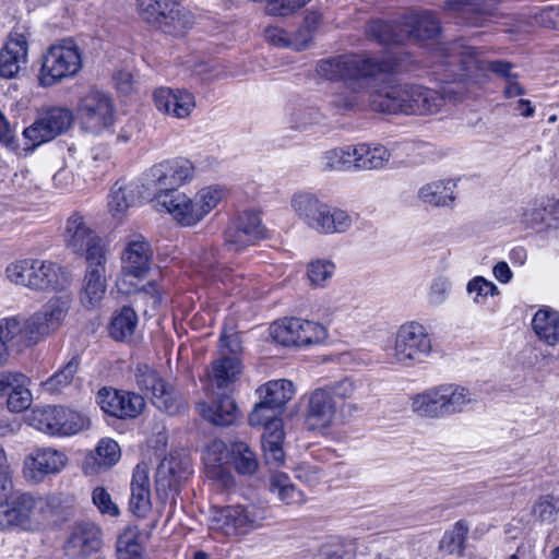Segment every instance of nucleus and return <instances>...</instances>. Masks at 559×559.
I'll use <instances>...</instances> for the list:
<instances>
[{"label": "nucleus", "mask_w": 559, "mask_h": 559, "mask_svg": "<svg viewBox=\"0 0 559 559\" xmlns=\"http://www.w3.org/2000/svg\"><path fill=\"white\" fill-rule=\"evenodd\" d=\"M153 97L159 111L177 119L189 117L195 107V97L187 90L159 87L154 92Z\"/></svg>", "instance_id": "obj_24"}, {"label": "nucleus", "mask_w": 559, "mask_h": 559, "mask_svg": "<svg viewBox=\"0 0 559 559\" xmlns=\"http://www.w3.org/2000/svg\"><path fill=\"white\" fill-rule=\"evenodd\" d=\"M298 346L317 344L326 337V329L313 321L298 319Z\"/></svg>", "instance_id": "obj_52"}, {"label": "nucleus", "mask_w": 559, "mask_h": 559, "mask_svg": "<svg viewBox=\"0 0 559 559\" xmlns=\"http://www.w3.org/2000/svg\"><path fill=\"white\" fill-rule=\"evenodd\" d=\"M135 188L134 183H124L117 181L110 191L108 207L114 216L123 214L127 209L135 202Z\"/></svg>", "instance_id": "obj_46"}, {"label": "nucleus", "mask_w": 559, "mask_h": 559, "mask_svg": "<svg viewBox=\"0 0 559 559\" xmlns=\"http://www.w3.org/2000/svg\"><path fill=\"white\" fill-rule=\"evenodd\" d=\"M440 392L444 417L462 413L466 406L477 401L474 393L459 384H441Z\"/></svg>", "instance_id": "obj_37"}, {"label": "nucleus", "mask_w": 559, "mask_h": 559, "mask_svg": "<svg viewBox=\"0 0 559 559\" xmlns=\"http://www.w3.org/2000/svg\"><path fill=\"white\" fill-rule=\"evenodd\" d=\"M281 409H276L271 407V405H265L264 402H259L251 414L249 415V424L253 427L255 426H264L271 421H281L277 417V414Z\"/></svg>", "instance_id": "obj_59"}, {"label": "nucleus", "mask_w": 559, "mask_h": 559, "mask_svg": "<svg viewBox=\"0 0 559 559\" xmlns=\"http://www.w3.org/2000/svg\"><path fill=\"white\" fill-rule=\"evenodd\" d=\"M5 274L11 283L37 292L61 290L70 283L68 273L59 264L39 259L12 262Z\"/></svg>", "instance_id": "obj_6"}, {"label": "nucleus", "mask_w": 559, "mask_h": 559, "mask_svg": "<svg viewBox=\"0 0 559 559\" xmlns=\"http://www.w3.org/2000/svg\"><path fill=\"white\" fill-rule=\"evenodd\" d=\"M67 247L75 254L84 255L86 262L106 259L103 239L90 227L83 216L72 214L66 227Z\"/></svg>", "instance_id": "obj_16"}, {"label": "nucleus", "mask_w": 559, "mask_h": 559, "mask_svg": "<svg viewBox=\"0 0 559 559\" xmlns=\"http://www.w3.org/2000/svg\"><path fill=\"white\" fill-rule=\"evenodd\" d=\"M45 502L28 492L16 491L0 508V528L31 530L38 523Z\"/></svg>", "instance_id": "obj_15"}, {"label": "nucleus", "mask_w": 559, "mask_h": 559, "mask_svg": "<svg viewBox=\"0 0 559 559\" xmlns=\"http://www.w3.org/2000/svg\"><path fill=\"white\" fill-rule=\"evenodd\" d=\"M68 463L67 455L52 448H36L23 461V476L32 483H40L47 475L59 473Z\"/></svg>", "instance_id": "obj_20"}, {"label": "nucleus", "mask_w": 559, "mask_h": 559, "mask_svg": "<svg viewBox=\"0 0 559 559\" xmlns=\"http://www.w3.org/2000/svg\"><path fill=\"white\" fill-rule=\"evenodd\" d=\"M411 408L415 414L424 418H443L444 413L440 385L427 389L412 396Z\"/></svg>", "instance_id": "obj_36"}, {"label": "nucleus", "mask_w": 559, "mask_h": 559, "mask_svg": "<svg viewBox=\"0 0 559 559\" xmlns=\"http://www.w3.org/2000/svg\"><path fill=\"white\" fill-rule=\"evenodd\" d=\"M82 68V51L72 38H64L51 45L41 57L38 83L50 87L73 78Z\"/></svg>", "instance_id": "obj_7"}, {"label": "nucleus", "mask_w": 559, "mask_h": 559, "mask_svg": "<svg viewBox=\"0 0 559 559\" xmlns=\"http://www.w3.org/2000/svg\"><path fill=\"white\" fill-rule=\"evenodd\" d=\"M199 412L204 419L216 426H228L238 418V408L235 401L227 394H221L212 403H200Z\"/></svg>", "instance_id": "obj_33"}, {"label": "nucleus", "mask_w": 559, "mask_h": 559, "mask_svg": "<svg viewBox=\"0 0 559 559\" xmlns=\"http://www.w3.org/2000/svg\"><path fill=\"white\" fill-rule=\"evenodd\" d=\"M191 473V461L187 455L174 452L165 456L156 469L157 490L177 489Z\"/></svg>", "instance_id": "obj_27"}, {"label": "nucleus", "mask_w": 559, "mask_h": 559, "mask_svg": "<svg viewBox=\"0 0 559 559\" xmlns=\"http://www.w3.org/2000/svg\"><path fill=\"white\" fill-rule=\"evenodd\" d=\"M266 236V230L257 212H243L234 219L225 231V245L229 250L239 251Z\"/></svg>", "instance_id": "obj_21"}, {"label": "nucleus", "mask_w": 559, "mask_h": 559, "mask_svg": "<svg viewBox=\"0 0 559 559\" xmlns=\"http://www.w3.org/2000/svg\"><path fill=\"white\" fill-rule=\"evenodd\" d=\"M466 289L469 295H474L473 300L475 304H484L488 296L499 294L498 287L483 276H476L471 280Z\"/></svg>", "instance_id": "obj_54"}, {"label": "nucleus", "mask_w": 559, "mask_h": 559, "mask_svg": "<svg viewBox=\"0 0 559 559\" xmlns=\"http://www.w3.org/2000/svg\"><path fill=\"white\" fill-rule=\"evenodd\" d=\"M194 175L193 164L186 158L163 160L152 166L147 173V180L158 193L177 191V188L190 181Z\"/></svg>", "instance_id": "obj_18"}, {"label": "nucleus", "mask_w": 559, "mask_h": 559, "mask_svg": "<svg viewBox=\"0 0 559 559\" xmlns=\"http://www.w3.org/2000/svg\"><path fill=\"white\" fill-rule=\"evenodd\" d=\"M230 457L235 469L241 475H252L258 471L259 462L253 450L245 442L230 444Z\"/></svg>", "instance_id": "obj_44"}, {"label": "nucleus", "mask_w": 559, "mask_h": 559, "mask_svg": "<svg viewBox=\"0 0 559 559\" xmlns=\"http://www.w3.org/2000/svg\"><path fill=\"white\" fill-rule=\"evenodd\" d=\"M265 511L254 504H235L213 511L210 528L225 536L245 535L262 526Z\"/></svg>", "instance_id": "obj_10"}, {"label": "nucleus", "mask_w": 559, "mask_h": 559, "mask_svg": "<svg viewBox=\"0 0 559 559\" xmlns=\"http://www.w3.org/2000/svg\"><path fill=\"white\" fill-rule=\"evenodd\" d=\"M144 399L135 393L120 392L117 418L136 417L144 408Z\"/></svg>", "instance_id": "obj_53"}, {"label": "nucleus", "mask_w": 559, "mask_h": 559, "mask_svg": "<svg viewBox=\"0 0 559 559\" xmlns=\"http://www.w3.org/2000/svg\"><path fill=\"white\" fill-rule=\"evenodd\" d=\"M242 372V365L236 356H228L222 353L221 357L213 360L207 372L209 389H228L234 384Z\"/></svg>", "instance_id": "obj_29"}, {"label": "nucleus", "mask_w": 559, "mask_h": 559, "mask_svg": "<svg viewBox=\"0 0 559 559\" xmlns=\"http://www.w3.org/2000/svg\"><path fill=\"white\" fill-rule=\"evenodd\" d=\"M153 261L151 243L142 236L130 238L121 253V272L116 281L118 290L129 295L138 293V297L151 305L152 309L160 305V295L153 283L136 289L129 278H143L150 271Z\"/></svg>", "instance_id": "obj_5"}, {"label": "nucleus", "mask_w": 559, "mask_h": 559, "mask_svg": "<svg viewBox=\"0 0 559 559\" xmlns=\"http://www.w3.org/2000/svg\"><path fill=\"white\" fill-rule=\"evenodd\" d=\"M80 358L73 356L63 367L44 382L45 390L50 393H59L69 386L79 371Z\"/></svg>", "instance_id": "obj_47"}, {"label": "nucleus", "mask_w": 559, "mask_h": 559, "mask_svg": "<svg viewBox=\"0 0 559 559\" xmlns=\"http://www.w3.org/2000/svg\"><path fill=\"white\" fill-rule=\"evenodd\" d=\"M295 476L307 485H314L321 478V469L319 466L302 463L295 469Z\"/></svg>", "instance_id": "obj_64"}, {"label": "nucleus", "mask_w": 559, "mask_h": 559, "mask_svg": "<svg viewBox=\"0 0 559 559\" xmlns=\"http://www.w3.org/2000/svg\"><path fill=\"white\" fill-rule=\"evenodd\" d=\"M444 50L447 63L451 67H460L462 70V73H455L460 81L468 79L480 82L489 71L506 80L513 75L512 63L502 60L486 61L476 48L462 40L452 43Z\"/></svg>", "instance_id": "obj_8"}, {"label": "nucleus", "mask_w": 559, "mask_h": 559, "mask_svg": "<svg viewBox=\"0 0 559 559\" xmlns=\"http://www.w3.org/2000/svg\"><path fill=\"white\" fill-rule=\"evenodd\" d=\"M431 338L426 328L417 322H407L395 334L392 358L395 362L411 367L423 362L431 353Z\"/></svg>", "instance_id": "obj_11"}, {"label": "nucleus", "mask_w": 559, "mask_h": 559, "mask_svg": "<svg viewBox=\"0 0 559 559\" xmlns=\"http://www.w3.org/2000/svg\"><path fill=\"white\" fill-rule=\"evenodd\" d=\"M69 308L68 297H55L25 320L0 319V366L9 358L10 342L25 347L37 344L61 325Z\"/></svg>", "instance_id": "obj_3"}, {"label": "nucleus", "mask_w": 559, "mask_h": 559, "mask_svg": "<svg viewBox=\"0 0 559 559\" xmlns=\"http://www.w3.org/2000/svg\"><path fill=\"white\" fill-rule=\"evenodd\" d=\"M270 490L287 506H300L306 501L304 491L296 488L288 475L274 473L270 478Z\"/></svg>", "instance_id": "obj_42"}, {"label": "nucleus", "mask_w": 559, "mask_h": 559, "mask_svg": "<svg viewBox=\"0 0 559 559\" xmlns=\"http://www.w3.org/2000/svg\"><path fill=\"white\" fill-rule=\"evenodd\" d=\"M117 556L118 559H142V547L136 540L121 536L117 542Z\"/></svg>", "instance_id": "obj_63"}, {"label": "nucleus", "mask_w": 559, "mask_h": 559, "mask_svg": "<svg viewBox=\"0 0 559 559\" xmlns=\"http://www.w3.org/2000/svg\"><path fill=\"white\" fill-rule=\"evenodd\" d=\"M120 391L103 388L97 393V403L108 415L118 417Z\"/></svg>", "instance_id": "obj_61"}, {"label": "nucleus", "mask_w": 559, "mask_h": 559, "mask_svg": "<svg viewBox=\"0 0 559 559\" xmlns=\"http://www.w3.org/2000/svg\"><path fill=\"white\" fill-rule=\"evenodd\" d=\"M102 546L100 527L93 522L82 521L73 525L63 551L69 559H87L98 552Z\"/></svg>", "instance_id": "obj_19"}, {"label": "nucleus", "mask_w": 559, "mask_h": 559, "mask_svg": "<svg viewBox=\"0 0 559 559\" xmlns=\"http://www.w3.org/2000/svg\"><path fill=\"white\" fill-rule=\"evenodd\" d=\"M468 533V526L464 521H459L453 528L444 534L440 540L439 548L449 555L462 554L465 548V542Z\"/></svg>", "instance_id": "obj_48"}, {"label": "nucleus", "mask_w": 559, "mask_h": 559, "mask_svg": "<svg viewBox=\"0 0 559 559\" xmlns=\"http://www.w3.org/2000/svg\"><path fill=\"white\" fill-rule=\"evenodd\" d=\"M336 415V404L332 392L328 389H317L310 396L306 413V424L309 429H324L332 425Z\"/></svg>", "instance_id": "obj_26"}, {"label": "nucleus", "mask_w": 559, "mask_h": 559, "mask_svg": "<svg viewBox=\"0 0 559 559\" xmlns=\"http://www.w3.org/2000/svg\"><path fill=\"white\" fill-rule=\"evenodd\" d=\"M290 209L298 221L320 236L346 234L355 223L348 211L333 206L308 191L294 193Z\"/></svg>", "instance_id": "obj_4"}, {"label": "nucleus", "mask_w": 559, "mask_h": 559, "mask_svg": "<svg viewBox=\"0 0 559 559\" xmlns=\"http://www.w3.org/2000/svg\"><path fill=\"white\" fill-rule=\"evenodd\" d=\"M298 318H289L274 322L270 332L276 343L284 346H298Z\"/></svg>", "instance_id": "obj_49"}, {"label": "nucleus", "mask_w": 559, "mask_h": 559, "mask_svg": "<svg viewBox=\"0 0 559 559\" xmlns=\"http://www.w3.org/2000/svg\"><path fill=\"white\" fill-rule=\"evenodd\" d=\"M138 325L136 312L128 306L116 311L109 324V334L117 341L130 338Z\"/></svg>", "instance_id": "obj_43"}, {"label": "nucleus", "mask_w": 559, "mask_h": 559, "mask_svg": "<svg viewBox=\"0 0 559 559\" xmlns=\"http://www.w3.org/2000/svg\"><path fill=\"white\" fill-rule=\"evenodd\" d=\"M335 271V265L328 260L312 261L308 265V277L312 285L323 286L330 280Z\"/></svg>", "instance_id": "obj_56"}, {"label": "nucleus", "mask_w": 559, "mask_h": 559, "mask_svg": "<svg viewBox=\"0 0 559 559\" xmlns=\"http://www.w3.org/2000/svg\"><path fill=\"white\" fill-rule=\"evenodd\" d=\"M559 512V499L551 495L542 496L533 506V515L542 522H551Z\"/></svg>", "instance_id": "obj_55"}, {"label": "nucleus", "mask_w": 559, "mask_h": 559, "mask_svg": "<svg viewBox=\"0 0 559 559\" xmlns=\"http://www.w3.org/2000/svg\"><path fill=\"white\" fill-rule=\"evenodd\" d=\"M408 39L426 40L433 38L440 31L439 21L428 11L411 14L403 21Z\"/></svg>", "instance_id": "obj_35"}, {"label": "nucleus", "mask_w": 559, "mask_h": 559, "mask_svg": "<svg viewBox=\"0 0 559 559\" xmlns=\"http://www.w3.org/2000/svg\"><path fill=\"white\" fill-rule=\"evenodd\" d=\"M367 35L381 45L403 44L408 40V35L403 26L382 21H372L367 26Z\"/></svg>", "instance_id": "obj_41"}, {"label": "nucleus", "mask_w": 559, "mask_h": 559, "mask_svg": "<svg viewBox=\"0 0 559 559\" xmlns=\"http://www.w3.org/2000/svg\"><path fill=\"white\" fill-rule=\"evenodd\" d=\"M76 112L85 131L99 134L114 126L116 108L109 94L90 90L80 99Z\"/></svg>", "instance_id": "obj_13"}, {"label": "nucleus", "mask_w": 559, "mask_h": 559, "mask_svg": "<svg viewBox=\"0 0 559 559\" xmlns=\"http://www.w3.org/2000/svg\"><path fill=\"white\" fill-rule=\"evenodd\" d=\"M533 330L549 346L559 344V312L551 308L539 309L533 318Z\"/></svg>", "instance_id": "obj_39"}, {"label": "nucleus", "mask_w": 559, "mask_h": 559, "mask_svg": "<svg viewBox=\"0 0 559 559\" xmlns=\"http://www.w3.org/2000/svg\"><path fill=\"white\" fill-rule=\"evenodd\" d=\"M535 23L549 29H559V4L548 5L533 14Z\"/></svg>", "instance_id": "obj_62"}, {"label": "nucleus", "mask_w": 559, "mask_h": 559, "mask_svg": "<svg viewBox=\"0 0 559 559\" xmlns=\"http://www.w3.org/2000/svg\"><path fill=\"white\" fill-rule=\"evenodd\" d=\"M134 378L138 388L151 397L157 408L170 415L179 414L185 409L186 403L181 393L166 383L148 365H138Z\"/></svg>", "instance_id": "obj_12"}, {"label": "nucleus", "mask_w": 559, "mask_h": 559, "mask_svg": "<svg viewBox=\"0 0 559 559\" xmlns=\"http://www.w3.org/2000/svg\"><path fill=\"white\" fill-rule=\"evenodd\" d=\"M92 501L104 515H119V508L112 501L110 493L104 487H96L92 492Z\"/></svg>", "instance_id": "obj_58"}, {"label": "nucleus", "mask_w": 559, "mask_h": 559, "mask_svg": "<svg viewBox=\"0 0 559 559\" xmlns=\"http://www.w3.org/2000/svg\"><path fill=\"white\" fill-rule=\"evenodd\" d=\"M72 122L73 114L71 110L52 107L40 112L37 119L24 129L23 135L32 147H37L66 132Z\"/></svg>", "instance_id": "obj_17"}, {"label": "nucleus", "mask_w": 559, "mask_h": 559, "mask_svg": "<svg viewBox=\"0 0 559 559\" xmlns=\"http://www.w3.org/2000/svg\"><path fill=\"white\" fill-rule=\"evenodd\" d=\"M354 167L372 170L384 167L391 158V152L381 144L360 143L354 145Z\"/></svg>", "instance_id": "obj_34"}, {"label": "nucleus", "mask_w": 559, "mask_h": 559, "mask_svg": "<svg viewBox=\"0 0 559 559\" xmlns=\"http://www.w3.org/2000/svg\"><path fill=\"white\" fill-rule=\"evenodd\" d=\"M456 183L451 180H436L424 185L418 190V198L432 206H450L454 202Z\"/></svg>", "instance_id": "obj_38"}, {"label": "nucleus", "mask_w": 559, "mask_h": 559, "mask_svg": "<svg viewBox=\"0 0 559 559\" xmlns=\"http://www.w3.org/2000/svg\"><path fill=\"white\" fill-rule=\"evenodd\" d=\"M258 392L265 405L282 409L294 395V384L285 379L274 380L261 386Z\"/></svg>", "instance_id": "obj_40"}, {"label": "nucleus", "mask_w": 559, "mask_h": 559, "mask_svg": "<svg viewBox=\"0 0 559 559\" xmlns=\"http://www.w3.org/2000/svg\"><path fill=\"white\" fill-rule=\"evenodd\" d=\"M264 36L267 43L278 48H290L296 51L302 50V41L293 43L290 35L283 28L277 26H269Z\"/></svg>", "instance_id": "obj_57"}, {"label": "nucleus", "mask_w": 559, "mask_h": 559, "mask_svg": "<svg viewBox=\"0 0 559 559\" xmlns=\"http://www.w3.org/2000/svg\"><path fill=\"white\" fill-rule=\"evenodd\" d=\"M224 198V190L218 187L202 188L195 195V209L199 221H202Z\"/></svg>", "instance_id": "obj_50"}, {"label": "nucleus", "mask_w": 559, "mask_h": 559, "mask_svg": "<svg viewBox=\"0 0 559 559\" xmlns=\"http://www.w3.org/2000/svg\"><path fill=\"white\" fill-rule=\"evenodd\" d=\"M461 86L447 85L442 92L417 84H390L369 95L370 108L378 112L432 115L440 111L445 100L462 98Z\"/></svg>", "instance_id": "obj_2"}, {"label": "nucleus", "mask_w": 559, "mask_h": 559, "mask_svg": "<svg viewBox=\"0 0 559 559\" xmlns=\"http://www.w3.org/2000/svg\"><path fill=\"white\" fill-rule=\"evenodd\" d=\"M106 259L87 263L86 273L80 290V301L86 309L98 307L106 294Z\"/></svg>", "instance_id": "obj_23"}, {"label": "nucleus", "mask_w": 559, "mask_h": 559, "mask_svg": "<svg viewBox=\"0 0 559 559\" xmlns=\"http://www.w3.org/2000/svg\"><path fill=\"white\" fill-rule=\"evenodd\" d=\"M522 222L536 230L559 227V201L549 197L535 199L523 210Z\"/></svg>", "instance_id": "obj_25"}, {"label": "nucleus", "mask_w": 559, "mask_h": 559, "mask_svg": "<svg viewBox=\"0 0 559 559\" xmlns=\"http://www.w3.org/2000/svg\"><path fill=\"white\" fill-rule=\"evenodd\" d=\"M53 185L60 189L79 188L83 185L84 180L81 179L80 174L73 167L66 166L59 169L53 178Z\"/></svg>", "instance_id": "obj_60"}, {"label": "nucleus", "mask_w": 559, "mask_h": 559, "mask_svg": "<svg viewBox=\"0 0 559 559\" xmlns=\"http://www.w3.org/2000/svg\"><path fill=\"white\" fill-rule=\"evenodd\" d=\"M140 17L165 34L179 35L192 25V15L175 0H136Z\"/></svg>", "instance_id": "obj_9"}, {"label": "nucleus", "mask_w": 559, "mask_h": 559, "mask_svg": "<svg viewBox=\"0 0 559 559\" xmlns=\"http://www.w3.org/2000/svg\"><path fill=\"white\" fill-rule=\"evenodd\" d=\"M390 70V66L366 53L341 55L317 64L321 78L330 81H342L344 86L331 98V106L340 112L360 109L368 104L369 95L378 88H371L370 83L378 74Z\"/></svg>", "instance_id": "obj_1"}, {"label": "nucleus", "mask_w": 559, "mask_h": 559, "mask_svg": "<svg viewBox=\"0 0 559 559\" xmlns=\"http://www.w3.org/2000/svg\"><path fill=\"white\" fill-rule=\"evenodd\" d=\"M156 205L164 207L173 217L183 226H193L199 223L194 198H189L179 191H164L157 193Z\"/></svg>", "instance_id": "obj_28"}, {"label": "nucleus", "mask_w": 559, "mask_h": 559, "mask_svg": "<svg viewBox=\"0 0 559 559\" xmlns=\"http://www.w3.org/2000/svg\"><path fill=\"white\" fill-rule=\"evenodd\" d=\"M26 377L21 373V379L14 382V385L10 386L11 392L9 393L7 404L11 412L19 413L28 408L32 404V393L25 388L24 382Z\"/></svg>", "instance_id": "obj_51"}, {"label": "nucleus", "mask_w": 559, "mask_h": 559, "mask_svg": "<svg viewBox=\"0 0 559 559\" xmlns=\"http://www.w3.org/2000/svg\"><path fill=\"white\" fill-rule=\"evenodd\" d=\"M501 0H448L444 9L466 15L469 24L483 25L487 17L495 15L496 4Z\"/></svg>", "instance_id": "obj_32"}, {"label": "nucleus", "mask_w": 559, "mask_h": 559, "mask_svg": "<svg viewBox=\"0 0 559 559\" xmlns=\"http://www.w3.org/2000/svg\"><path fill=\"white\" fill-rule=\"evenodd\" d=\"M354 145L334 147L323 152L321 169L323 171H343L354 167Z\"/></svg>", "instance_id": "obj_45"}, {"label": "nucleus", "mask_w": 559, "mask_h": 559, "mask_svg": "<svg viewBox=\"0 0 559 559\" xmlns=\"http://www.w3.org/2000/svg\"><path fill=\"white\" fill-rule=\"evenodd\" d=\"M32 425L51 436H71L88 426L81 413L63 406L48 405L32 412Z\"/></svg>", "instance_id": "obj_14"}, {"label": "nucleus", "mask_w": 559, "mask_h": 559, "mask_svg": "<svg viewBox=\"0 0 559 559\" xmlns=\"http://www.w3.org/2000/svg\"><path fill=\"white\" fill-rule=\"evenodd\" d=\"M148 466L146 463H139L131 481L130 510L138 516H145L151 510V490Z\"/></svg>", "instance_id": "obj_30"}, {"label": "nucleus", "mask_w": 559, "mask_h": 559, "mask_svg": "<svg viewBox=\"0 0 559 559\" xmlns=\"http://www.w3.org/2000/svg\"><path fill=\"white\" fill-rule=\"evenodd\" d=\"M120 456V447L115 440L102 439L96 449L84 459L83 471L86 475H95L114 466Z\"/></svg>", "instance_id": "obj_31"}, {"label": "nucleus", "mask_w": 559, "mask_h": 559, "mask_svg": "<svg viewBox=\"0 0 559 559\" xmlns=\"http://www.w3.org/2000/svg\"><path fill=\"white\" fill-rule=\"evenodd\" d=\"M28 63V41L23 34H12L0 49V78L19 79Z\"/></svg>", "instance_id": "obj_22"}]
</instances>
